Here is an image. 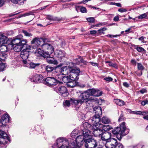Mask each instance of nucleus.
Returning a JSON list of instances; mask_svg holds the SVG:
<instances>
[{
	"label": "nucleus",
	"instance_id": "1",
	"mask_svg": "<svg viewBox=\"0 0 148 148\" xmlns=\"http://www.w3.org/2000/svg\"><path fill=\"white\" fill-rule=\"evenodd\" d=\"M46 39L35 38L31 41L32 48L36 53L41 56H48L54 51L53 48L50 44L45 43Z\"/></svg>",
	"mask_w": 148,
	"mask_h": 148
},
{
	"label": "nucleus",
	"instance_id": "2",
	"mask_svg": "<svg viewBox=\"0 0 148 148\" xmlns=\"http://www.w3.org/2000/svg\"><path fill=\"white\" fill-rule=\"evenodd\" d=\"M92 128L91 125L87 122H85L82 124L81 127V130L82 131L81 134L77 137L75 140V142L73 141L71 143L68 142V145L70 148H77L78 147L79 144L82 145L84 143L85 140L86 139V135L88 136L89 134H90V130Z\"/></svg>",
	"mask_w": 148,
	"mask_h": 148
},
{
	"label": "nucleus",
	"instance_id": "3",
	"mask_svg": "<svg viewBox=\"0 0 148 148\" xmlns=\"http://www.w3.org/2000/svg\"><path fill=\"white\" fill-rule=\"evenodd\" d=\"M125 123L123 122L120 125V127H117L112 131V133L114 135H117V138L120 140L122 136H124L128 133L129 130L126 127Z\"/></svg>",
	"mask_w": 148,
	"mask_h": 148
},
{
	"label": "nucleus",
	"instance_id": "4",
	"mask_svg": "<svg viewBox=\"0 0 148 148\" xmlns=\"http://www.w3.org/2000/svg\"><path fill=\"white\" fill-rule=\"evenodd\" d=\"M85 145L86 148H95L97 145L96 140L93 138V136L89 134L88 136L86 135Z\"/></svg>",
	"mask_w": 148,
	"mask_h": 148
},
{
	"label": "nucleus",
	"instance_id": "5",
	"mask_svg": "<svg viewBox=\"0 0 148 148\" xmlns=\"http://www.w3.org/2000/svg\"><path fill=\"white\" fill-rule=\"evenodd\" d=\"M68 141L65 138H58L56 143L52 146L53 148H70L68 146Z\"/></svg>",
	"mask_w": 148,
	"mask_h": 148
},
{
	"label": "nucleus",
	"instance_id": "6",
	"mask_svg": "<svg viewBox=\"0 0 148 148\" xmlns=\"http://www.w3.org/2000/svg\"><path fill=\"white\" fill-rule=\"evenodd\" d=\"M95 89H92L88 90L86 92L82 93V96L83 97H84L89 105L92 102L96 101V98L92 99L91 98H89L90 96H95Z\"/></svg>",
	"mask_w": 148,
	"mask_h": 148
},
{
	"label": "nucleus",
	"instance_id": "7",
	"mask_svg": "<svg viewBox=\"0 0 148 148\" xmlns=\"http://www.w3.org/2000/svg\"><path fill=\"white\" fill-rule=\"evenodd\" d=\"M12 45L19 44H22L23 45H26L27 40L23 38L22 35H20L16 36L11 41Z\"/></svg>",
	"mask_w": 148,
	"mask_h": 148
},
{
	"label": "nucleus",
	"instance_id": "8",
	"mask_svg": "<svg viewBox=\"0 0 148 148\" xmlns=\"http://www.w3.org/2000/svg\"><path fill=\"white\" fill-rule=\"evenodd\" d=\"M32 48V46L30 47L29 46L27 45L25 48H23V51L21 52L20 56L23 60L22 62L23 63L24 60H28L27 58L29 55V50Z\"/></svg>",
	"mask_w": 148,
	"mask_h": 148
},
{
	"label": "nucleus",
	"instance_id": "9",
	"mask_svg": "<svg viewBox=\"0 0 148 148\" xmlns=\"http://www.w3.org/2000/svg\"><path fill=\"white\" fill-rule=\"evenodd\" d=\"M80 72L79 69H72L70 71V74L69 76L71 80L75 81L78 80Z\"/></svg>",
	"mask_w": 148,
	"mask_h": 148
},
{
	"label": "nucleus",
	"instance_id": "10",
	"mask_svg": "<svg viewBox=\"0 0 148 148\" xmlns=\"http://www.w3.org/2000/svg\"><path fill=\"white\" fill-rule=\"evenodd\" d=\"M0 145L4 144L10 141V138L4 131L0 130Z\"/></svg>",
	"mask_w": 148,
	"mask_h": 148
},
{
	"label": "nucleus",
	"instance_id": "11",
	"mask_svg": "<svg viewBox=\"0 0 148 148\" xmlns=\"http://www.w3.org/2000/svg\"><path fill=\"white\" fill-rule=\"evenodd\" d=\"M54 90L63 97H66L69 94L66 88L63 86H59L54 88Z\"/></svg>",
	"mask_w": 148,
	"mask_h": 148
},
{
	"label": "nucleus",
	"instance_id": "12",
	"mask_svg": "<svg viewBox=\"0 0 148 148\" xmlns=\"http://www.w3.org/2000/svg\"><path fill=\"white\" fill-rule=\"evenodd\" d=\"M100 116H94L91 119H89L90 121H91L92 125L93 127H95L96 128L101 127L102 126V124H101Z\"/></svg>",
	"mask_w": 148,
	"mask_h": 148
},
{
	"label": "nucleus",
	"instance_id": "13",
	"mask_svg": "<svg viewBox=\"0 0 148 148\" xmlns=\"http://www.w3.org/2000/svg\"><path fill=\"white\" fill-rule=\"evenodd\" d=\"M58 80L53 77H48L46 78L44 84L50 86H55L58 83Z\"/></svg>",
	"mask_w": 148,
	"mask_h": 148
},
{
	"label": "nucleus",
	"instance_id": "14",
	"mask_svg": "<svg viewBox=\"0 0 148 148\" xmlns=\"http://www.w3.org/2000/svg\"><path fill=\"white\" fill-rule=\"evenodd\" d=\"M117 143V141L116 139L112 138L110 141L106 142L105 147L106 148H115Z\"/></svg>",
	"mask_w": 148,
	"mask_h": 148
},
{
	"label": "nucleus",
	"instance_id": "15",
	"mask_svg": "<svg viewBox=\"0 0 148 148\" xmlns=\"http://www.w3.org/2000/svg\"><path fill=\"white\" fill-rule=\"evenodd\" d=\"M40 64L39 63H34L30 62L29 60L23 61L24 66L28 67L31 69H34L38 66Z\"/></svg>",
	"mask_w": 148,
	"mask_h": 148
},
{
	"label": "nucleus",
	"instance_id": "16",
	"mask_svg": "<svg viewBox=\"0 0 148 148\" xmlns=\"http://www.w3.org/2000/svg\"><path fill=\"white\" fill-rule=\"evenodd\" d=\"M83 102H85L86 104L88 106L89 104H88L86 99L84 97H82V93L80 95L79 99L74 100L72 99V103H73L74 104L76 105H78L79 103L81 104Z\"/></svg>",
	"mask_w": 148,
	"mask_h": 148
},
{
	"label": "nucleus",
	"instance_id": "17",
	"mask_svg": "<svg viewBox=\"0 0 148 148\" xmlns=\"http://www.w3.org/2000/svg\"><path fill=\"white\" fill-rule=\"evenodd\" d=\"M111 137V134L108 132H103L100 138L103 141L108 142Z\"/></svg>",
	"mask_w": 148,
	"mask_h": 148
},
{
	"label": "nucleus",
	"instance_id": "18",
	"mask_svg": "<svg viewBox=\"0 0 148 148\" xmlns=\"http://www.w3.org/2000/svg\"><path fill=\"white\" fill-rule=\"evenodd\" d=\"M50 55V54H49V55H47L48 56H45L44 55L42 56L43 57L45 58H46L47 61L48 63L57 64H58V62L56 60L54 59V58L51 56Z\"/></svg>",
	"mask_w": 148,
	"mask_h": 148
},
{
	"label": "nucleus",
	"instance_id": "19",
	"mask_svg": "<svg viewBox=\"0 0 148 148\" xmlns=\"http://www.w3.org/2000/svg\"><path fill=\"white\" fill-rule=\"evenodd\" d=\"M54 54L55 57L58 58L60 60H62L65 56V53L61 50H56Z\"/></svg>",
	"mask_w": 148,
	"mask_h": 148
},
{
	"label": "nucleus",
	"instance_id": "20",
	"mask_svg": "<svg viewBox=\"0 0 148 148\" xmlns=\"http://www.w3.org/2000/svg\"><path fill=\"white\" fill-rule=\"evenodd\" d=\"M8 40V37L2 32H0V45L6 44Z\"/></svg>",
	"mask_w": 148,
	"mask_h": 148
},
{
	"label": "nucleus",
	"instance_id": "21",
	"mask_svg": "<svg viewBox=\"0 0 148 148\" xmlns=\"http://www.w3.org/2000/svg\"><path fill=\"white\" fill-rule=\"evenodd\" d=\"M12 45L14 50L17 52L21 51L23 49L25 48V45H23L22 44Z\"/></svg>",
	"mask_w": 148,
	"mask_h": 148
},
{
	"label": "nucleus",
	"instance_id": "22",
	"mask_svg": "<svg viewBox=\"0 0 148 148\" xmlns=\"http://www.w3.org/2000/svg\"><path fill=\"white\" fill-rule=\"evenodd\" d=\"M34 82L37 83L42 82L44 80L43 76L41 75L36 74L34 76Z\"/></svg>",
	"mask_w": 148,
	"mask_h": 148
},
{
	"label": "nucleus",
	"instance_id": "23",
	"mask_svg": "<svg viewBox=\"0 0 148 148\" xmlns=\"http://www.w3.org/2000/svg\"><path fill=\"white\" fill-rule=\"evenodd\" d=\"M103 132V131L102 129L99 128H96V129H95L93 131V134L95 137L100 138Z\"/></svg>",
	"mask_w": 148,
	"mask_h": 148
},
{
	"label": "nucleus",
	"instance_id": "24",
	"mask_svg": "<svg viewBox=\"0 0 148 148\" xmlns=\"http://www.w3.org/2000/svg\"><path fill=\"white\" fill-rule=\"evenodd\" d=\"M93 110L95 113V116H100L102 114V110L101 108L99 106H97L93 108Z\"/></svg>",
	"mask_w": 148,
	"mask_h": 148
},
{
	"label": "nucleus",
	"instance_id": "25",
	"mask_svg": "<svg viewBox=\"0 0 148 148\" xmlns=\"http://www.w3.org/2000/svg\"><path fill=\"white\" fill-rule=\"evenodd\" d=\"M58 77L60 79H62V81L64 83H67L71 80L69 76H63L62 74H60L58 75Z\"/></svg>",
	"mask_w": 148,
	"mask_h": 148
},
{
	"label": "nucleus",
	"instance_id": "26",
	"mask_svg": "<svg viewBox=\"0 0 148 148\" xmlns=\"http://www.w3.org/2000/svg\"><path fill=\"white\" fill-rule=\"evenodd\" d=\"M76 64L77 65H79L80 62L83 63L84 64H86L87 62L86 61H85L82 58L81 56H79L78 58H77L76 60Z\"/></svg>",
	"mask_w": 148,
	"mask_h": 148
},
{
	"label": "nucleus",
	"instance_id": "27",
	"mask_svg": "<svg viewBox=\"0 0 148 148\" xmlns=\"http://www.w3.org/2000/svg\"><path fill=\"white\" fill-rule=\"evenodd\" d=\"M77 85L76 82L75 80H71L69 81L67 83V85L68 87L71 88Z\"/></svg>",
	"mask_w": 148,
	"mask_h": 148
},
{
	"label": "nucleus",
	"instance_id": "28",
	"mask_svg": "<svg viewBox=\"0 0 148 148\" xmlns=\"http://www.w3.org/2000/svg\"><path fill=\"white\" fill-rule=\"evenodd\" d=\"M61 70L62 74L65 75H68L70 71L69 69L67 68L66 66L62 67L61 68Z\"/></svg>",
	"mask_w": 148,
	"mask_h": 148
},
{
	"label": "nucleus",
	"instance_id": "29",
	"mask_svg": "<svg viewBox=\"0 0 148 148\" xmlns=\"http://www.w3.org/2000/svg\"><path fill=\"white\" fill-rule=\"evenodd\" d=\"M101 121L102 123L105 124H108L110 122V119L106 116L102 117Z\"/></svg>",
	"mask_w": 148,
	"mask_h": 148
},
{
	"label": "nucleus",
	"instance_id": "30",
	"mask_svg": "<svg viewBox=\"0 0 148 148\" xmlns=\"http://www.w3.org/2000/svg\"><path fill=\"white\" fill-rule=\"evenodd\" d=\"M72 99H71L70 100H65L63 102V105L64 107H66L70 106L71 103H72Z\"/></svg>",
	"mask_w": 148,
	"mask_h": 148
},
{
	"label": "nucleus",
	"instance_id": "31",
	"mask_svg": "<svg viewBox=\"0 0 148 148\" xmlns=\"http://www.w3.org/2000/svg\"><path fill=\"white\" fill-rule=\"evenodd\" d=\"M0 46V51L1 53L6 52L8 50V48L6 45H1Z\"/></svg>",
	"mask_w": 148,
	"mask_h": 148
},
{
	"label": "nucleus",
	"instance_id": "32",
	"mask_svg": "<svg viewBox=\"0 0 148 148\" xmlns=\"http://www.w3.org/2000/svg\"><path fill=\"white\" fill-rule=\"evenodd\" d=\"M100 127L102 128L103 130L106 132L109 131L110 130L112 129L111 127L109 125H102V126Z\"/></svg>",
	"mask_w": 148,
	"mask_h": 148
},
{
	"label": "nucleus",
	"instance_id": "33",
	"mask_svg": "<svg viewBox=\"0 0 148 148\" xmlns=\"http://www.w3.org/2000/svg\"><path fill=\"white\" fill-rule=\"evenodd\" d=\"M114 102L116 104L120 106H122L124 104V101H123L119 99H115Z\"/></svg>",
	"mask_w": 148,
	"mask_h": 148
},
{
	"label": "nucleus",
	"instance_id": "34",
	"mask_svg": "<svg viewBox=\"0 0 148 148\" xmlns=\"http://www.w3.org/2000/svg\"><path fill=\"white\" fill-rule=\"evenodd\" d=\"M47 19L50 20L55 21H59L60 19L58 18L57 17H53L52 16L49 15L47 17Z\"/></svg>",
	"mask_w": 148,
	"mask_h": 148
},
{
	"label": "nucleus",
	"instance_id": "35",
	"mask_svg": "<svg viewBox=\"0 0 148 148\" xmlns=\"http://www.w3.org/2000/svg\"><path fill=\"white\" fill-rule=\"evenodd\" d=\"M134 49H136L139 52L145 51V50L143 48L138 45L135 46Z\"/></svg>",
	"mask_w": 148,
	"mask_h": 148
},
{
	"label": "nucleus",
	"instance_id": "36",
	"mask_svg": "<svg viewBox=\"0 0 148 148\" xmlns=\"http://www.w3.org/2000/svg\"><path fill=\"white\" fill-rule=\"evenodd\" d=\"M94 94L95 97H98L102 95V92L97 89H96L95 92Z\"/></svg>",
	"mask_w": 148,
	"mask_h": 148
},
{
	"label": "nucleus",
	"instance_id": "37",
	"mask_svg": "<svg viewBox=\"0 0 148 148\" xmlns=\"http://www.w3.org/2000/svg\"><path fill=\"white\" fill-rule=\"evenodd\" d=\"M148 13L147 12H146V13H145L144 14H142L141 15L138 16L136 18H138V19H143L145 18L147 16V14Z\"/></svg>",
	"mask_w": 148,
	"mask_h": 148
},
{
	"label": "nucleus",
	"instance_id": "38",
	"mask_svg": "<svg viewBox=\"0 0 148 148\" xmlns=\"http://www.w3.org/2000/svg\"><path fill=\"white\" fill-rule=\"evenodd\" d=\"M54 69V68L53 67L51 66H47L45 67V70L48 72H50L52 71Z\"/></svg>",
	"mask_w": 148,
	"mask_h": 148
},
{
	"label": "nucleus",
	"instance_id": "39",
	"mask_svg": "<svg viewBox=\"0 0 148 148\" xmlns=\"http://www.w3.org/2000/svg\"><path fill=\"white\" fill-rule=\"evenodd\" d=\"M6 67V66L5 63H0V71H4Z\"/></svg>",
	"mask_w": 148,
	"mask_h": 148
},
{
	"label": "nucleus",
	"instance_id": "40",
	"mask_svg": "<svg viewBox=\"0 0 148 148\" xmlns=\"http://www.w3.org/2000/svg\"><path fill=\"white\" fill-rule=\"evenodd\" d=\"M106 30V28L105 27L99 29L98 31V34L99 35L104 34V32Z\"/></svg>",
	"mask_w": 148,
	"mask_h": 148
},
{
	"label": "nucleus",
	"instance_id": "41",
	"mask_svg": "<svg viewBox=\"0 0 148 148\" xmlns=\"http://www.w3.org/2000/svg\"><path fill=\"white\" fill-rule=\"evenodd\" d=\"M138 69L139 70H143L145 69L143 66L140 63H137Z\"/></svg>",
	"mask_w": 148,
	"mask_h": 148
},
{
	"label": "nucleus",
	"instance_id": "42",
	"mask_svg": "<svg viewBox=\"0 0 148 148\" xmlns=\"http://www.w3.org/2000/svg\"><path fill=\"white\" fill-rule=\"evenodd\" d=\"M78 130L77 129L74 130L71 133V136L73 138H74L76 135L78 134L77 132Z\"/></svg>",
	"mask_w": 148,
	"mask_h": 148
},
{
	"label": "nucleus",
	"instance_id": "43",
	"mask_svg": "<svg viewBox=\"0 0 148 148\" xmlns=\"http://www.w3.org/2000/svg\"><path fill=\"white\" fill-rule=\"evenodd\" d=\"M145 112L144 111H135L133 112V114H139L140 115H144Z\"/></svg>",
	"mask_w": 148,
	"mask_h": 148
},
{
	"label": "nucleus",
	"instance_id": "44",
	"mask_svg": "<svg viewBox=\"0 0 148 148\" xmlns=\"http://www.w3.org/2000/svg\"><path fill=\"white\" fill-rule=\"evenodd\" d=\"M22 32L26 36L30 37L32 36V34L31 33H28L26 30H22Z\"/></svg>",
	"mask_w": 148,
	"mask_h": 148
},
{
	"label": "nucleus",
	"instance_id": "45",
	"mask_svg": "<svg viewBox=\"0 0 148 148\" xmlns=\"http://www.w3.org/2000/svg\"><path fill=\"white\" fill-rule=\"evenodd\" d=\"M80 12L82 13H86L87 12V10L86 8L83 7H80Z\"/></svg>",
	"mask_w": 148,
	"mask_h": 148
},
{
	"label": "nucleus",
	"instance_id": "46",
	"mask_svg": "<svg viewBox=\"0 0 148 148\" xmlns=\"http://www.w3.org/2000/svg\"><path fill=\"white\" fill-rule=\"evenodd\" d=\"M145 113L143 117V119L145 120L148 121V111H144Z\"/></svg>",
	"mask_w": 148,
	"mask_h": 148
},
{
	"label": "nucleus",
	"instance_id": "47",
	"mask_svg": "<svg viewBox=\"0 0 148 148\" xmlns=\"http://www.w3.org/2000/svg\"><path fill=\"white\" fill-rule=\"evenodd\" d=\"M87 21L90 23H92L94 22L95 19L93 17H89L86 18Z\"/></svg>",
	"mask_w": 148,
	"mask_h": 148
},
{
	"label": "nucleus",
	"instance_id": "48",
	"mask_svg": "<svg viewBox=\"0 0 148 148\" xmlns=\"http://www.w3.org/2000/svg\"><path fill=\"white\" fill-rule=\"evenodd\" d=\"M118 11L121 13L125 12L127 11V10L125 8H120L118 10Z\"/></svg>",
	"mask_w": 148,
	"mask_h": 148
},
{
	"label": "nucleus",
	"instance_id": "49",
	"mask_svg": "<svg viewBox=\"0 0 148 148\" xmlns=\"http://www.w3.org/2000/svg\"><path fill=\"white\" fill-rule=\"evenodd\" d=\"M109 65L110 66H112L116 68H117V65L115 63H113L112 62H110L109 64Z\"/></svg>",
	"mask_w": 148,
	"mask_h": 148
},
{
	"label": "nucleus",
	"instance_id": "50",
	"mask_svg": "<svg viewBox=\"0 0 148 148\" xmlns=\"http://www.w3.org/2000/svg\"><path fill=\"white\" fill-rule=\"evenodd\" d=\"M29 15V14L27 13H25L24 14H23L21 15H19L18 16L16 17V18H20L21 17H25V16H26Z\"/></svg>",
	"mask_w": 148,
	"mask_h": 148
},
{
	"label": "nucleus",
	"instance_id": "51",
	"mask_svg": "<svg viewBox=\"0 0 148 148\" xmlns=\"http://www.w3.org/2000/svg\"><path fill=\"white\" fill-rule=\"evenodd\" d=\"M147 104H148V100L147 99L141 102V105L142 106H144Z\"/></svg>",
	"mask_w": 148,
	"mask_h": 148
},
{
	"label": "nucleus",
	"instance_id": "52",
	"mask_svg": "<svg viewBox=\"0 0 148 148\" xmlns=\"http://www.w3.org/2000/svg\"><path fill=\"white\" fill-rule=\"evenodd\" d=\"M104 79L108 82L112 81L113 80V79L112 78L109 77L105 78Z\"/></svg>",
	"mask_w": 148,
	"mask_h": 148
},
{
	"label": "nucleus",
	"instance_id": "53",
	"mask_svg": "<svg viewBox=\"0 0 148 148\" xmlns=\"http://www.w3.org/2000/svg\"><path fill=\"white\" fill-rule=\"evenodd\" d=\"M116 148H124L123 147L122 144L120 143H118L116 145Z\"/></svg>",
	"mask_w": 148,
	"mask_h": 148
},
{
	"label": "nucleus",
	"instance_id": "54",
	"mask_svg": "<svg viewBox=\"0 0 148 148\" xmlns=\"http://www.w3.org/2000/svg\"><path fill=\"white\" fill-rule=\"evenodd\" d=\"M120 35H113L110 34H108L106 36L107 37H109L110 38L112 37H116L117 36H120Z\"/></svg>",
	"mask_w": 148,
	"mask_h": 148
},
{
	"label": "nucleus",
	"instance_id": "55",
	"mask_svg": "<svg viewBox=\"0 0 148 148\" xmlns=\"http://www.w3.org/2000/svg\"><path fill=\"white\" fill-rule=\"evenodd\" d=\"M142 94H143L144 93H145L147 92V90L145 89H143L139 91Z\"/></svg>",
	"mask_w": 148,
	"mask_h": 148
},
{
	"label": "nucleus",
	"instance_id": "56",
	"mask_svg": "<svg viewBox=\"0 0 148 148\" xmlns=\"http://www.w3.org/2000/svg\"><path fill=\"white\" fill-rule=\"evenodd\" d=\"M144 37L143 36H142L140 38H139V40H140L143 43H146V42L144 40Z\"/></svg>",
	"mask_w": 148,
	"mask_h": 148
},
{
	"label": "nucleus",
	"instance_id": "57",
	"mask_svg": "<svg viewBox=\"0 0 148 148\" xmlns=\"http://www.w3.org/2000/svg\"><path fill=\"white\" fill-rule=\"evenodd\" d=\"M123 85L126 88H128L129 86V84L126 82H124L123 83Z\"/></svg>",
	"mask_w": 148,
	"mask_h": 148
},
{
	"label": "nucleus",
	"instance_id": "58",
	"mask_svg": "<svg viewBox=\"0 0 148 148\" xmlns=\"http://www.w3.org/2000/svg\"><path fill=\"white\" fill-rule=\"evenodd\" d=\"M105 25V24L104 23H100L97 24L95 25V26H93V27H99V26H101L102 25Z\"/></svg>",
	"mask_w": 148,
	"mask_h": 148
},
{
	"label": "nucleus",
	"instance_id": "59",
	"mask_svg": "<svg viewBox=\"0 0 148 148\" xmlns=\"http://www.w3.org/2000/svg\"><path fill=\"white\" fill-rule=\"evenodd\" d=\"M119 18L118 16H115L113 19V20L114 21H119Z\"/></svg>",
	"mask_w": 148,
	"mask_h": 148
},
{
	"label": "nucleus",
	"instance_id": "60",
	"mask_svg": "<svg viewBox=\"0 0 148 148\" xmlns=\"http://www.w3.org/2000/svg\"><path fill=\"white\" fill-rule=\"evenodd\" d=\"M90 33L91 34H94L97 33V31L95 30H92L90 31Z\"/></svg>",
	"mask_w": 148,
	"mask_h": 148
},
{
	"label": "nucleus",
	"instance_id": "61",
	"mask_svg": "<svg viewBox=\"0 0 148 148\" xmlns=\"http://www.w3.org/2000/svg\"><path fill=\"white\" fill-rule=\"evenodd\" d=\"M113 4L115 5L118 7H121L122 6L121 5L120 3H114Z\"/></svg>",
	"mask_w": 148,
	"mask_h": 148
},
{
	"label": "nucleus",
	"instance_id": "62",
	"mask_svg": "<svg viewBox=\"0 0 148 148\" xmlns=\"http://www.w3.org/2000/svg\"><path fill=\"white\" fill-rule=\"evenodd\" d=\"M89 63L91 64L94 66H97V64L95 63H94L92 62H90Z\"/></svg>",
	"mask_w": 148,
	"mask_h": 148
},
{
	"label": "nucleus",
	"instance_id": "63",
	"mask_svg": "<svg viewBox=\"0 0 148 148\" xmlns=\"http://www.w3.org/2000/svg\"><path fill=\"white\" fill-rule=\"evenodd\" d=\"M4 2V0H0V7L2 6Z\"/></svg>",
	"mask_w": 148,
	"mask_h": 148
},
{
	"label": "nucleus",
	"instance_id": "64",
	"mask_svg": "<svg viewBox=\"0 0 148 148\" xmlns=\"http://www.w3.org/2000/svg\"><path fill=\"white\" fill-rule=\"evenodd\" d=\"M123 115H121L120 116L119 118V119L118 120V121H122L123 120Z\"/></svg>",
	"mask_w": 148,
	"mask_h": 148
}]
</instances>
